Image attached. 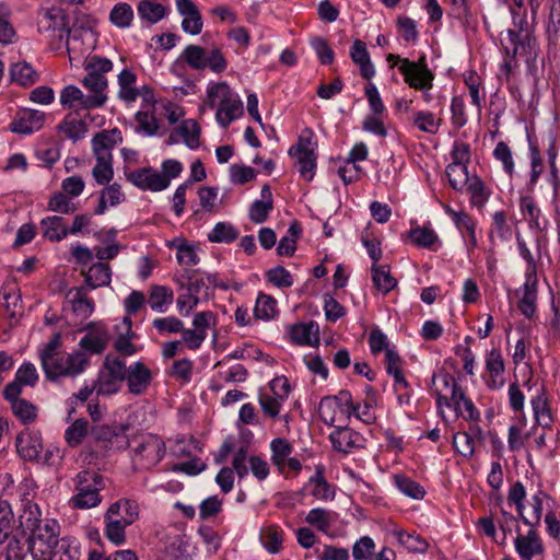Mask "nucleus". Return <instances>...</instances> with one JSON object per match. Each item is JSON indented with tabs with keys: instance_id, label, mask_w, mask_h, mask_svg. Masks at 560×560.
<instances>
[{
	"instance_id": "nucleus-1",
	"label": "nucleus",
	"mask_w": 560,
	"mask_h": 560,
	"mask_svg": "<svg viewBox=\"0 0 560 560\" xmlns=\"http://www.w3.org/2000/svg\"><path fill=\"white\" fill-rule=\"evenodd\" d=\"M61 336L55 334L39 349L42 369L47 380L55 382L61 377H75L84 372L89 358L82 351L67 353L61 350Z\"/></svg>"
},
{
	"instance_id": "nucleus-2",
	"label": "nucleus",
	"mask_w": 560,
	"mask_h": 560,
	"mask_svg": "<svg viewBox=\"0 0 560 560\" xmlns=\"http://www.w3.org/2000/svg\"><path fill=\"white\" fill-rule=\"evenodd\" d=\"M512 27L500 34V43L504 55L523 58L527 63L534 62L539 52L534 28L529 25L525 13L511 10Z\"/></svg>"
},
{
	"instance_id": "nucleus-3",
	"label": "nucleus",
	"mask_w": 560,
	"mask_h": 560,
	"mask_svg": "<svg viewBox=\"0 0 560 560\" xmlns=\"http://www.w3.org/2000/svg\"><path fill=\"white\" fill-rule=\"evenodd\" d=\"M139 518V505L130 499H119L112 503L104 513V536L120 546L126 542V528Z\"/></svg>"
},
{
	"instance_id": "nucleus-4",
	"label": "nucleus",
	"mask_w": 560,
	"mask_h": 560,
	"mask_svg": "<svg viewBox=\"0 0 560 560\" xmlns=\"http://www.w3.org/2000/svg\"><path fill=\"white\" fill-rule=\"evenodd\" d=\"M189 66L191 69L201 71L209 69L214 73H222L228 68V60L224 57L221 48L213 47L210 50L199 45H187L178 59L172 66V72L179 74V70L184 65Z\"/></svg>"
},
{
	"instance_id": "nucleus-5",
	"label": "nucleus",
	"mask_w": 560,
	"mask_h": 560,
	"mask_svg": "<svg viewBox=\"0 0 560 560\" xmlns=\"http://www.w3.org/2000/svg\"><path fill=\"white\" fill-rule=\"evenodd\" d=\"M75 494L69 500L72 508L88 510L96 508L102 502L101 491L105 488L102 475L93 470H82L73 479Z\"/></svg>"
},
{
	"instance_id": "nucleus-6",
	"label": "nucleus",
	"mask_w": 560,
	"mask_h": 560,
	"mask_svg": "<svg viewBox=\"0 0 560 560\" xmlns=\"http://www.w3.org/2000/svg\"><path fill=\"white\" fill-rule=\"evenodd\" d=\"M60 525L55 518H45L40 528L30 533L28 551L34 560H51L60 541Z\"/></svg>"
},
{
	"instance_id": "nucleus-7",
	"label": "nucleus",
	"mask_w": 560,
	"mask_h": 560,
	"mask_svg": "<svg viewBox=\"0 0 560 560\" xmlns=\"http://www.w3.org/2000/svg\"><path fill=\"white\" fill-rule=\"evenodd\" d=\"M124 360L119 357L107 354L94 382L97 396H112L117 394L124 382Z\"/></svg>"
},
{
	"instance_id": "nucleus-8",
	"label": "nucleus",
	"mask_w": 560,
	"mask_h": 560,
	"mask_svg": "<svg viewBox=\"0 0 560 560\" xmlns=\"http://www.w3.org/2000/svg\"><path fill=\"white\" fill-rule=\"evenodd\" d=\"M86 75L82 80L83 86L93 95H102L108 97L106 90L108 80L105 74L113 70L112 60L97 55L89 56L84 62Z\"/></svg>"
},
{
	"instance_id": "nucleus-9",
	"label": "nucleus",
	"mask_w": 560,
	"mask_h": 560,
	"mask_svg": "<svg viewBox=\"0 0 560 560\" xmlns=\"http://www.w3.org/2000/svg\"><path fill=\"white\" fill-rule=\"evenodd\" d=\"M312 137V130L305 129L299 137L298 143L289 149V155L296 159L300 176L307 182L313 179L316 168V154Z\"/></svg>"
},
{
	"instance_id": "nucleus-10",
	"label": "nucleus",
	"mask_w": 560,
	"mask_h": 560,
	"mask_svg": "<svg viewBox=\"0 0 560 560\" xmlns=\"http://www.w3.org/2000/svg\"><path fill=\"white\" fill-rule=\"evenodd\" d=\"M166 452L165 443L154 434L141 435L133 447V462L141 469H149L159 464Z\"/></svg>"
},
{
	"instance_id": "nucleus-11",
	"label": "nucleus",
	"mask_w": 560,
	"mask_h": 560,
	"mask_svg": "<svg viewBox=\"0 0 560 560\" xmlns=\"http://www.w3.org/2000/svg\"><path fill=\"white\" fill-rule=\"evenodd\" d=\"M398 71L402 75L405 83L413 90L433 88L435 74L429 68L424 55L416 61L410 59L402 60V65L398 66Z\"/></svg>"
},
{
	"instance_id": "nucleus-12",
	"label": "nucleus",
	"mask_w": 560,
	"mask_h": 560,
	"mask_svg": "<svg viewBox=\"0 0 560 560\" xmlns=\"http://www.w3.org/2000/svg\"><path fill=\"white\" fill-rule=\"evenodd\" d=\"M107 100L108 97L102 95L84 94L78 86L72 84L65 86L59 96L61 106L70 109V112L100 108L105 105Z\"/></svg>"
},
{
	"instance_id": "nucleus-13",
	"label": "nucleus",
	"mask_w": 560,
	"mask_h": 560,
	"mask_svg": "<svg viewBox=\"0 0 560 560\" xmlns=\"http://www.w3.org/2000/svg\"><path fill=\"white\" fill-rule=\"evenodd\" d=\"M124 374L128 390L135 396L145 394L153 380L152 371L141 361L133 362L129 366H126L124 361Z\"/></svg>"
},
{
	"instance_id": "nucleus-14",
	"label": "nucleus",
	"mask_w": 560,
	"mask_h": 560,
	"mask_svg": "<svg viewBox=\"0 0 560 560\" xmlns=\"http://www.w3.org/2000/svg\"><path fill=\"white\" fill-rule=\"evenodd\" d=\"M329 440L334 450L345 455L364 448L366 442L361 433L342 425H336L329 434Z\"/></svg>"
},
{
	"instance_id": "nucleus-15",
	"label": "nucleus",
	"mask_w": 560,
	"mask_h": 560,
	"mask_svg": "<svg viewBox=\"0 0 560 560\" xmlns=\"http://www.w3.org/2000/svg\"><path fill=\"white\" fill-rule=\"evenodd\" d=\"M126 178L141 190L162 191L168 187V180L153 167H142L126 173Z\"/></svg>"
},
{
	"instance_id": "nucleus-16",
	"label": "nucleus",
	"mask_w": 560,
	"mask_h": 560,
	"mask_svg": "<svg viewBox=\"0 0 560 560\" xmlns=\"http://www.w3.org/2000/svg\"><path fill=\"white\" fill-rule=\"evenodd\" d=\"M110 340L109 331L103 323H91L86 334L80 339L79 346L93 354H101L107 348Z\"/></svg>"
},
{
	"instance_id": "nucleus-17",
	"label": "nucleus",
	"mask_w": 560,
	"mask_h": 560,
	"mask_svg": "<svg viewBox=\"0 0 560 560\" xmlns=\"http://www.w3.org/2000/svg\"><path fill=\"white\" fill-rule=\"evenodd\" d=\"M122 142L118 128L102 130L92 138L91 145L95 160H113V150Z\"/></svg>"
},
{
	"instance_id": "nucleus-18",
	"label": "nucleus",
	"mask_w": 560,
	"mask_h": 560,
	"mask_svg": "<svg viewBox=\"0 0 560 560\" xmlns=\"http://www.w3.org/2000/svg\"><path fill=\"white\" fill-rule=\"evenodd\" d=\"M375 542L370 536H362L352 546L354 560H396V552L388 547H383L375 552Z\"/></svg>"
},
{
	"instance_id": "nucleus-19",
	"label": "nucleus",
	"mask_w": 560,
	"mask_h": 560,
	"mask_svg": "<svg viewBox=\"0 0 560 560\" xmlns=\"http://www.w3.org/2000/svg\"><path fill=\"white\" fill-rule=\"evenodd\" d=\"M530 406L535 419V424L544 430H550L555 419L549 406V398L545 386L536 389V395L530 398Z\"/></svg>"
},
{
	"instance_id": "nucleus-20",
	"label": "nucleus",
	"mask_w": 560,
	"mask_h": 560,
	"mask_svg": "<svg viewBox=\"0 0 560 560\" xmlns=\"http://www.w3.org/2000/svg\"><path fill=\"white\" fill-rule=\"evenodd\" d=\"M486 371L489 377L486 384L490 389L497 390L503 387L504 380V360L500 349L493 348L485 357Z\"/></svg>"
},
{
	"instance_id": "nucleus-21",
	"label": "nucleus",
	"mask_w": 560,
	"mask_h": 560,
	"mask_svg": "<svg viewBox=\"0 0 560 560\" xmlns=\"http://www.w3.org/2000/svg\"><path fill=\"white\" fill-rule=\"evenodd\" d=\"M38 381V373L35 365L24 362L16 370L14 380L5 385L3 396L16 397L22 393L23 386L34 387Z\"/></svg>"
},
{
	"instance_id": "nucleus-22",
	"label": "nucleus",
	"mask_w": 560,
	"mask_h": 560,
	"mask_svg": "<svg viewBox=\"0 0 560 560\" xmlns=\"http://www.w3.org/2000/svg\"><path fill=\"white\" fill-rule=\"evenodd\" d=\"M67 18L60 8L51 7L43 9L38 13L37 28L39 33H58V37L67 31Z\"/></svg>"
},
{
	"instance_id": "nucleus-23",
	"label": "nucleus",
	"mask_w": 560,
	"mask_h": 560,
	"mask_svg": "<svg viewBox=\"0 0 560 560\" xmlns=\"http://www.w3.org/2000/svg\"><path fill=\"white\" fill-rule=\"evenodd\" d=\"M537 276L525 277V282L516 291L517 308L526 318H533L537 310Z\"/></svg>"
},
{
	"instance_id": "nucleus-24",
	"label": "nucleus",
	"mask_w": 560,
	"mask_h": 560,
	"mask_svg": "<svg viewBox=\"0 0 560 560\" xmlns=\"http://www.w3.org/2000/svg\"><path fill=\"white\" fill-rule=\"evenodd\" d=\"M45 113L37 109H23L10 124V130L19 135H31L38 131L45 122Z\"/></svg>"
},
{
	"instance_id": "nucleus-25",
	"label": "nucleus",
	"mask_w": 560,
	"mask_h": 560,
	"mask_svg": "<svg viewBox=\"0 0 560 560\" xmlns=\"http://www.w3.org/2000/svg\"><path fill=\"white\" fill-rule=\"evenodd\" d=\"M514 546L521 560H533L545 552L542 540L535 529H529L526 535L518 534Z\"/></svg>"
},
{
	"instance_id": "nucleus-26",
	"label": "nucleus",
	"mask_w": 560,
	"mask_h": 560,
	"mask_svg": "<svg viewBox=\"0 0 560 560\" xmlns=\"http://www.w3.org/2000/svg\"><path fill=\"white\" fill-rule=\"evenodd\" d=\"M176 9L183 16L182 28L190 35H198L203 27L199 9L191 0H176Z\"/></svg>"
},
{
	"instance_id": "nucleus-27",
	"label": "nucleus",
	"mask_w": 560,
	"mask_h": 560,
	"mask_svg": "<svg viewBox=\"0 0 560 560\" xmlns=\"http://www.w3.org/2000/svg\"><path fill=\"white\" fill-rule=\"evenodd\" d=\"M520 210L530 230L544 232L549 225V221L541 212L536 200L532 196H523L520 199Z\"/></svg>"
},
{
	"instance_id": "nucleus-28",
	"label": "nucleus",
	"mask_w": 560,
	"mask_h": 560,
	"mask_svg": "<svg viewBox=\"0 0 560 560\" xmlns=\"http://www.w3.org/2000/svg\"><path fill=\"white\" fill-rule=\"evenodd\" d=\"M15 446L23 459L36 460L43 450L42 438L38 432L26 429L16 436Z\"/></svg>"
},
{
	"instance_id": "nucleus-29",
	"label": "nucleus",
	"mask_w": 560,
	"mask_h": 560,
	"mask_svg": "<svg viewBox=\"0 0 560 560\" xmlns=\"http://www.w3.org/2000/svg\"><path fill=\"white\" fill-rule=\"evenodd\" d=\"M66 303H68L72 312L82 319L90 317L95 308L94 301L88 296L84 287L69 289L66 293Z\"/></svg>"
},
{
	"instance_id": "nucleus-30",
	"label": "nucleus",
	"mask_w": 560,
	"mask_h": 560,
	"mask_svg": "<svg viewBox=\"0 0 560 560\" xmlns=\"http://www.w3.org/2000/svg\"><path fill=\"white\" fill-rule=\"evenodd\" d=\"M57 130L66 138L75 142L85 137V133L88 132V124L80 112H69L58 124Z\"/></svg>"
},
{
	"instance_id": "nucleus-31",
	"label": "nucleus",
	"mask_w": 560,
	"mask_h": 560,
	"mask_svg": "<svg viewBox=\"0 0 560 560\" xmlns=\"http://www.w3.org/2000/svg\"><path fill=\"white\" fill-rule=\"evenodd\" d=\"M290 338L299 346L317 347L319 345V326L313 320L295 324L290 329Z\"/></svg>"
},
{
	"instance_id": "nucleus-32",
	"label": "nucleus",
	"mask_w": 560,
	"mask_h": 560,
	"mask_svg": "<svg viewBox=\"0 0 560 560\" xmlns=\"http://www.w3.org/2000/svg\"><path fill=\"white\" fill-rule=\"evenodd\" d=\"M119 86L118 98L125 103H133L140 96L137 88V74L129 68H124L117 75Z\"/></svg>"
},
{
	"instance_id": "nucleus-33",
	"label": "nucleus",
	"mask_w": 560,
	"mask_h": 560,
	"mask_svg": "<svg viewBox=\"0 0 560 560\" xmlns=\"http://www.w3.org/2000/svg\"><path fill=\"white\" fill-rule=\"evenodd\" d=\"M244 113L243 102L236 93L225 103L217 107L215 119L218 124L228 128V126L235 119L240 118Z\"/></svg>"
},
{
	"instance_id": "nucleus-34",
	"label": "nucleus",
	"mask_w": 560,
	"mask_h": 560,
	"mask_svg": "<svg viewBox=\"0 0 560 560\" xmlns=\"http://www.w3.org/2000/svg\"><path fill=\"white\" fill-rule=\"evenodd\" d=\"M283 529L276 524L265 525L259 532V540L270 555H277L283 549Z\"/></svg>"
},
{
	"instance_id": "nucleus-35",
	"label": "nucleus",
	"mask_w": 560,
	"mask_h": 560,
	"mask_svg": "<svg viewBox=\"0 0 560 560\" xmlns=\"http://www.w3.org/2000/svg\"><path fill=\"white\" fill-rule=\"evenodd\" d=\"M352 61L359 66L361 75L370 80L375 75V68L371 61L366 45L361 39H355L350 49Z\"/></svg>"
},
{
	"instance_id": "nucleus-36",
	"label": "nucleus",
	"mask_w": 560,
	"mask_h": 560,
	"mask_svg": "<svg viewBox=\"0 0 560 560\" xmlns=\"http://www.w3.org/2000/svg\"><path fill=\"white\" fill-rule=\"evenodd\" d=\"M371 278L374 288L381 292L383 295H386L392 290H394L398 281L395 277L392 276L389 265H377L373 264L371 267Z\"/></svg>"
},
{
	"instance_id": "nucleus-37",
	"label": "nucleus",
	"mask_w": 560,
	"mask_h": 560,
	"mask_svg": "<svg viewBox=\"0 0 560 560\" xmlns=\"http://www.w3.org/2000/svg\"><path fill=\"white\" fill-rule=\"evenodd\" d=\"M147 301L152 311L165 313L174 301L173 290L166 285H152Z\"/></svg>"
},
{
	"instance_id": "nucleus-38",
	"label": "nucleus",
	"mask_w": 560,
	"mask_h": 560,
	"mask_svg": "<svg viewBox=\"0 0 560 560\" xmlns=\"http://www.w3.org/2000/svg\"><path fill=\"white\" fill-rule=\"evenodd\" d=\"M43 236L51 242H60L69 235V228L62 217L52 215L40 221Z\"/></svg>"
},
{
	"instance_id": "nucleus-39",
	"label": "nucleus",
	"mask_w": 560,
	"mask_h": 560,
	"mask_svg": "<svg viewBox=\"0 0 560 560\" xmlns=\"http://www.w3.org/2000/svg\"><path fill=\"white\" fill-rule=\"evenodd\" d=\"M85 283L90 289L108 285L112 281V271L107 264H93L84 273Z\"/></svg>"
},
{
	"instance_id": "nucleus-40",
	"label": "nucleus",
	"mask_w": 560,
	"mask_h": 560,
	"mask_svg": "<svg viewBox=\"0 0 560 560\" xmlns=\"http://www.w3.org/2000/svg\"><path fill=\"white\" fill-rule=\"evenodd\" d=\"M11 404L13 415L24 424L34 422L37 418V407L26 399L16 397L4 396Z\"/></svg>"
},
{
	"instance_id": "nucleus-41",
	"label": "nucleus",
	"mask_w": 560,
	"mask_h": 560,
	"mask_svg": "<svg viewBox=\"0 0 560 560\" xmlns=\"http://www.w3.org/2000/svg\"><path fill=\"white\" fill-rule=\"evenodd\" d=\"M182 279L186 281V283H182V287L186 285V290L191 291L199 298H208L211 294L207 276L201 275L199 270H185Z\"/></svg>"
},
{
	"instance_id": "nucleus-42",
	"label": "nucleus",
	"mask_w": 560,
	"mask_h": 560,
	"mask_svg": "<svg viewBox=\"0 0 560 560\" xmlns=\"http://www.w3.org/2000/svg\"><path fill=\"white\" fill-rule=\"evenodd\" d=\"M207 104L211 108L220 106L236 93L232 91L226 82H210L207 86Z\"/></svg>"
},
{
	"instance_id": "nucleus-43",
	"label": "nucleus",
	"mask_w": 560,
	"mask_h": 560,
	"mask_svg": "<svg viewBox=\"0 0 560 560\" xmlns=\"http://www.w3.org/2000/svg\"><path fill=\"white\" fill-rule=\"evenodd\" d=\"M137 11L142 21L149 24H155L165 18L167 9L161 3L141 0L138 3Z\"/></svg>"
},
{
	"instance_id": "nucleus-44",
	"label": "nucleus",
	"mask_w": 560,
	"mask_h": 560,
	"mask_svg": "<svg viewBox=\"0 0 560 560\" xmlns=\"http://www.w3.org/2000/svg\"><path fill=\"white\" fill-rule=\"evenodd\" d=\"M20 526L25 532H33L40 528L45 518L42 517V511L37 503L21 506Z\"/></svg>"
},
{
	"instance_id": "nucleus-45",
	"label": "nucleus",
	"mask_w": 560,
	"mask_h": 560,
	"mask_svg": "<svg viewBox=\"0 0 560 560\" xmlns=\"http://www.w3.org/2000/svg\"><path fill=\"white\" fill-rule=\"evenodd\" d=\"M11 80L22 86H30L38 80V74L31 63L21 61L10 68Z\"/></svg>"
},
{
	"instance_id": "nucleus-46",
	"label": "nucleus",
	"mask_w": 560,
	"mask_h": 560,
	"mask_svg": "<svg viewBox=\"0 0 560 560\" xmlns=\"http://www.w3.org/2000/svg\"><path fill=\"white\" fill-rule=\"evenodd\" d=\"M394 485L406 497L413 500H422L425 495L424 488L406 475L396 474L393 476Z\"/></svg>"
},
{
	"instance_id": "nucleus-47",
	"label": "nucleus",
	"mask_w": 560,
	"mask_h": 560,
	"mask_svg": "<svg viewBox=\"0 0 560 560\" xmlns=\"http://www.w3.org/2000/svg\"><path fill=\"white\" fill-rule=\"evenodd\" d=\"M466 186L471 205L478 209L483 208L491 196V190L478 176H472Z\"/></svg>"
},
{
	"instance_id": "nucleus-48",
	"label": "nucleus",
	"mask_w": 560,
	"mask_h": 560,
	"mask_svg": "<svg viewBox=\"0 0 560 560\" xmlns=\"http://www.w3.org/2000/svg\"><path fill=\"white\" fill-rule=\"evenodd\" d=\"M24 544L14 536L0 539V560H24Z\"/></svg>"
},
{
	"instance_id": "nucleus-49",
	"label": "nucleus",
	"mask_w": 560,
	"mask_h": 560,
	"mask_svg": "<svg viewBox=\"0 0 560 560\" xmlns=\"http://www.w3.org/2000/svg\"><path fill=\"white\" fill-rule=\"evenodd\" d=\"M411 124L415 128L422 132L435 135L440 129L441 119H438L431 112L418 110L413 113L411 117Z\"/></svg>"
},
{
	"instance_id": "nucleus-50",
	"label": "nucleus",
	"mask_w": 560,
	"mask_h": 560,
	"mask_svg": "<svg viewBox=\"0 0 560 560\" xmlns=\"http://www.w3.org/2000/svg\"><path fill=\"white\" fill-rule=\"evenodd\" d=\"M302 233L299 222L294 221L288 229L287 234L281 237L277 253L280 256H293L296 250V241Z\"/></svg>"
},
{
	"instance_id": "nucleus-51",
	"label": "nucleus",
	"mask_w": 560,
	"mask_h": 560,
	"mask_svg": "<svg viewBox=\"0 0 560 560\" xmlns=\"http://www.w3.org/2000/svg\"><path fill=\"white\" fill-rule=\"evenodd\" d=\"M147 298L143 292L133 290L125 300H124V308L126 312V316L122 319V324L130 331L132 326V322L130 316L136 315L141 308L144 307Z\"/></svg>"
},
{
	"instance_id": "nucleus-52",
	"label": "nucleus",
	"mask_w": 560,
	"mask_h": 560,
	"mask_svg": "<svg viewBox=\"0 0 560 560\" xmlns=\"http://www.w3.org/2000/svg\"><path fill=\"white\" fill-rule=\"evenodd\" d=\"M441 206L463 235L472 234V232L476 231V223L468 213L465 211H456L450 205L443 202H441Z\"/></svg>"
},
{
	"instance_id": "nucleus-53",
	"label": "nucleus",
	"mask_w": 560,
	"mask_h": 560,
	"mask_svg": "<svg viewBox=\"0 0 560 560\" xmlns=\"http://www.w3.org/2000/svg\"><path fill=\"white\" fill-rule=\"evenodd\" d=\"M81 547L79 541L72 537L60 538L54 559L51 560H80Z\"/></svg>"
},
{
	"instance_id": "nucleus-54",
	"label": "nucleus",
	"mask_w": 560,
	"mask_h": 560,
	"mask_svg": "<svg viewBox=\"0 0 560 560\" xmlns=\"http://www.w3.org/2000/svg\"><path fill=\"white\" fill-rule=\"evenodd\" d=\"M318 415L320 420L327 425H335L339 421V417L347 415L345 410L338 407L335 399L324 397L319 401Z\"/></svg>"
},
{
	"instance_id": "nucleus-55",
	"label": "nucleus",
	"mask_w": 560,
	"mask_h": 560,
	"mask_svg": "<svg viewBox=\"0 0 560 560\" xmlns=\"http://www.w3.org/2000/svg\"><path fill=\"white\" fill-rule=\"evenodd\" d=\"M238 230L229 222H218L209 232L208 240L211 243H232L238 237Z\"/></svg>"
},
{
	"instance_id": "nucleus-56",
	"label": "nucleus",
	"mask_w": 560,
	"mask_h": 560,
	"mask_svg": "<svg viewBox=\"0 0 560 560\" xmlns=\"http://www.w3.org/2000/svg\"><path fill=\"white\" fill-rule=\"evenodd\" d=\"M271 460L279 470L285 467V460L290 457L293 452L292 445L284 439L278 438L271 441Z\"/></svg>"
},
{
	"instance_id": "nucleus-57",
	"label": "nucleus",
	"mask_w": 560,
	"mask_h": 560,
	"mask_svg": "<svg viewBox=\"0 0 560 560\" xmlns=\"http://www.w3.org/2000/svg\"><path fill=\"white\" fill-rule=\"evenodd\" d=\"M398 541L411 552H425L429 548L428 541L416 533H408L404 529L395 530Z\"/></svg>"
},
{
	"instance_id": "nucleus-58",
	"label": "nucleus",
	"mask_w": 560,
	"mask_h": 560,
	"mask_svg": "<svg viewBox=\"0 0 560 560\" xmlns=\"http://www.w3.org/2000/svg\"><path fill=\"white\" fill-rule=\"evenodd\" d=\"M109 21L119 28H127L133 21V10L126 2H118L109 13Z\"/></svg>"
},
{
	"instance_id": "nucleus-59",
	"label": "nucleus",
	"mask_w": 560,
	"mask_h": 560,
	"mask_svg": "<svg viewBox=\"0 0 560 560\" xmlns=\"http://www.w3.org/2000/svg\"><path fill=\"white\" fill-rule=\"evenodd\" d=\"M526 498V489L521 481L514 482L508 493V502L511 505H515L516 511L521 520L525 524H530V521L524 515V500Z\"/></svg>"
},
{
	"instance_id": "nucleus-60",
	"label": "nucleus",
	"mask_w": 560,
	"mask_h": 560,
	"mask_svg": "<svg viewBox=\"0 0 560 560\" xmlns=\"http://www.w3.org/2000/svg\"><path fill=\"white\" fill-rule=\"evenodd\" d=\"M255 315L259 319H271L278 314L277 301L271 295L259 293L254 308Z\"/></svg>"
},
{
	"instance_id": "nucleus-61",
	"label": "nucleus",
	"mask_w": 560,
	"mask_h": 560,
	"mask_svg": "<svg viewBox=\"0 0 560 560\" xmlns=\"http://www.w3.org/2000/svg\"><path fill=\"white\" fill-rule=\"evenodd\" d=\"M310 483L314 485L312 494L319 500H327L334 498L331 486L326 481L324 469L322 466L316 467V472L310 478Z\"/></svg>"
},
{
	"instance_id": "nucleus-62",
	"label": "nucleus",
	"mask_w": 560,
	"mask_h": 560,
	"mask_svg": "<svg viewBox=\"0 0 560 560\" xmlns=\"http://www.w3.org/2000/svg\"><path fill=\"white\" fill-rule=\"evenodd\" d=\"M411 241L419 247L436 249L434 245L439 243L436 233L427 226H418L409 232Z\"/></svg>"
},
{
	"instance_id": "nucleus-63",
	"label": "nucleus",
	"mask_w": 560,
	"mask_h": 560,
	"mask_svg": "<svg viewBox=\"0 0 560 560\" xmlns=\"http://www.w3.org/2000/svg\"><path fill=\"white\" fill-rule=\"evenodd\" d=\"M89 422L81 418L77 419L70 427L65 431V440L71 447L80 445L88 433Z\"/></svg>"
},
{
	"instance_id": "nucleus-64",
	"label": "nucleus",
	"mask_w": 560,
	"mask_h": 560,
	"mask_svg": "<svg viewBox=\"0 0 560 560\" xmlns=\"http://www.w3.org/2000/svg\"><path fill=\"white\" fill-rule=\"evenodd\" d=\"M305 521L318 530L326 533L331 525L332 513L322 508H315L307 513Z\"/></svg>"
}]
</instances>
